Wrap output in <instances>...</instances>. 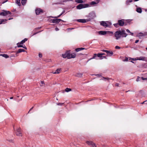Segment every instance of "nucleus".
Instances as JSON below:
<instances>
[{"mask_svg": "<svg viewBox=\"0 0 147 147\" xmlns=\"http://www.w3.org/2000/svg\"><path fill=\"white\" fill-rule=\"evenodd\" d=\"M127 35L124 30H118L114 33V36L116 40L119 39L121 37H126Z\"/></svg>", "mask_w": 147, "mask_h": 147, "instance_id": "obj_1", "label": "nucleus"}, {"mask_svg": "<svg viewBox=\"0 0 147 147\" xmlns=\"http://www.w3.org/2000/svg\"><path fill=\"white\" fill-rule=\"evenodd\" d=\"M76 56V54L74 53L70 54V51H67L65 54L62 55V57L63 58H67L68 59L74 58H75Z\"/></svg>", "mask_w": 147, "mask_h": 147, "instance_id": "obj_2", "label": "nucleus"}, {"mask_svg": "<svg viewBox=\"0 0 147 147\" xmlns=\"http://www.w3.org/2000/svg\"><path fill=\"white\" fill-rule=\"evenodd\" d=\"M100 25L105 27H110L111 24L108 21H101L100 23Z\"/></svg>", "mask_w": 147, "mask_h": 147, "instance_id": "obj_3", "label": "nucleus"}, {"mask_svg": "<svg viewBox=\"0 0 147 147\" xmlns=\"http://www.w3.org/2000/svg\"><path fill=\"white\" fill-rule=\"evenodd\" d=\"M89 7V5L88 4H80L77 6V9H81L82 8H85Z\"/></svg>", "mask_w": 147, "mask_h": 147, "instance_id": "obj_4", "label": "nucleus"}, {"mask_svg": "<svg viewBox=\"0 0 147 147\" xmlns=\"http://www.w3.org/2000/svg\"><path fill=\"white\" fill-rule=\"evenodd\" d=\"M3 12L0 13V15L6 16L8 15H11V13L9 11L3 10Z\"/></svg>", "mask_w": 147, "mask_h": 147, "instance_id": "obj_5", "label": "nucleus"}, {"mask_svg": "<svg viewBox=\"0 0 147 147\" xmlns=\"http://www.w3.org/2000/svg\"><path fill=\"white\" fill-rule=\"evenodd\" d=\"M16 134L17 136H22V134L20 128H19L17 129Z\"/></svg>", "mask_w": 147, "mask_h": 147, "instance_id": "obj_6", "label": "nucleus"}, {"mask_svg": "<svg viewBox=\"0 0 147 147\" xmlns=\"http://www.w3.org/2000/svg\"><path fill=\"white\" fill-rule=\"evenodd\" d=\"M51 21H52V23H58L61 21H62L63 22V21L61 19L57 18L56 19H52L51 20Z\"/></svg>", "mask_w": 147, "mask_h": 147, "instance_id": "obj_7", "label": "nucleus"}, {"mask_svg": "<svg viewBox=\"0 0 147 147\" xmlns=\"http://www.w3.org/2000/svg\"><path fill=\"white\" fill-rule=\"evenodd\" d=\"M102 51L103 52H106L108 56H111L113 54V53L112 51H110L105 50H103Z\"/></svg>", "mask_w": 147, "mask_h": 147, "instance_id": "obj_8", "label": "nucleus"}, {"mask_svg": "<svg viewBox=\"0 0 147 147\" xmlns=\"http://www.w3.org/2000/svg\"><path fill=\"white\" fill-rule=\"evenodd\" d=\"M124 20H118V22L120 26H123L125 24V25H126V24L124 22Z\"/></svg>", "mask_w": 147, "mask_h": 147, "instance_id": "obj_9", "label": "nucleus"}, {"mask_svg": "<svg viewBox=\"0 0 147 147\" xmlns=\"http://www.w3.org/2000/svg\"><path fill=\"white\" fill-rule=\"evenodd\" d=\"M35 12L36 15L39 14L43 12V11L40 8H37L35 10Z\"/></svg>", "mask_w": 147, "mask_h": 147, "instance_id": "obj_10", "label": "nucleus"}, {"mask_svg": "<svg viewBox=\"0 0 147 147\" xmlns=\"http://www.w3.org/2000/svg\"><path fill=\"white\" fill-rule=\"evenodd\" d=\"M89 20H88L85 19H80L77 20V21L78 22L85 23L89 21Z\"/></svg>", "mask_w": 147, "mask_h": 147, "instance_id": "obj_11", "label": "nucleus"}, {"mask_svg": "<svg viewBox=\"0 0 147 147\" xmlns=\"http://www.w3.org/2000/svg\"><path fill=\"white\" fill-rule=\"evenodd\" d=\"M86 143L87 144L90 146H92L93 147H96V145L95 144L92 142L87 141H86Z\"/></svg>", "mask_w": 147, "mask_h": 147, "instance_id": "obj_12", "label": "nucleus"}, {"mask_svg": "<svg viewBox=\"0 0 147 147\" xmlns=\"http://www.w3.org/2000/svg\"><path fill=\"white\" fill-rule=\"evenodd\" d=\"M61 71V68H59L57 69L55 72H52V73L54 74H59L60 73Z\"/></svg>", "mask_w": 147, "mask_h": 147, "instance_id": "obj_13", "label": "nucleus"}, {"mask_svg": "<svg viewBox=\"0 0 147 147\" xmlns=\"http://www.w3.org/2000/svg\"><path fill=\"white\" fill-rule=\"evenodd\" d=\"M13 19V18H10L8 19V20L4 19H0V24L3 23V22H5L7 21L8 20H10Z\"/></svg>", "mask_w": 147, "mask_h": 147, "instance_id": "obj_14", "label": "nucleus"}, {"mask_svg": "<svg viewBox=\"0 0 147 147\" xmlns=\"http://www.w3.org/2000/svg\"><path fill=\"white\" fill-rule=\"evenodd\" d=\"M98 57V54H94L93 57L92 58H90V59H89L88 61H89L90 60L93 59H98L97 58V57Z\"/></svg>", "mask_w": 147, "mask_h": 147, "instance_id": "obj_15", "label": "nucleus"}, {"mask_svg": "<svg viewBox=\"0 0 147 147\" xmlns=\"http://www.w3.org/2000/svg\"><path fill=\"white\" fill-rule=\"evenodd\" d=\"M98 33L100 35H105L107 33V31H99Z\"/></svg>", "mask_w": 147, "mask_h": 147, "instance_id": "obj_16", "label": "nucleus"}, {"mask_svg": "<svg viewBox=\"0 0 147 147\" xmlns=\"http://www.w3.org/2000/svg\"><path fill=\"white\" fill-rule=\"evenodd\" d=\"M105 55V54L104 53H98V57L102 58V59L103 58H106L105 56H102V55Z\"/></svg>", "mask_w": 147, "mask_h": 147, "instance_id": "obj_17", "label": "nucleus"}, {"mask_svg": "<svg viewBox=\"0 0 147 147\" xmlns=\"http://www.w3.org/2000/svg\"><path fill=\"white\" fill-rule=\"evenodd\" d=\"M99 3V1L98 0L95 1H92L90 3V5H94L98 4Z\"/></svg>", "mask_w": 147, "mask_h": 147, "instance_id": "obj_18", "label": "nucleus"}, {"mask_svg": "<svg viewBox=\"0 0 147 147\" xmlns=\"http://www.w3.org/2000/svg\"><path fill=\"white\" fill-rule=\"evenodd\" d=\"M25 51V50L23 49H19L18 51L16 52V55H17V54L18 53H20L22 52H24Z\"/></svg>", "mask_w": 147, "mask_h": 147, "instance_id": "obj_19", "label": "nucleus"}, {"mask_svg": "<svg viewBox=\"0 0 147 147\" xmlns=\"http://www.w3.org/2000/svg\"><path fill=\"white\" fill-rule=\"evenodd\" d=\"M83 74L81 73H76L75 76L78 77H81L82 76Z\"/></svg>", "mask_w": 147, "mask_h": 147, "instance_id": "obj_20", "label": "nucleus"}, {"mask_svg": "<svg viewBox=\"0 0 147 147\" xmlns=\"http://www.w3.org/2000/svg\"><path fill=\"white\" fill-rule=\"evenodd\" d=\"M65 11H63L59 15L57 16L56 17H53V16H51V17L52 18H58L59 17L61 16L63 14L65 13Z\"/></svg>", "mask_w": 147, "mask_h": 147, "instance_id": "obj_21", "label": "nucleus"}, {"mask_svg": "<svg viewBox=\"0 0 147 147\" xmlns=\"http://www.w3.org/2000/svg\"><path fill=\"white\" fill-rule=\"evenodd\" d=\"M146 35V34H145L144 33H140L138 35V36L139 37H140V38H142L141 37H142V36H145Z\"/></svg>", "mask_w": 147, "mask_h": 147, "instance_id": "obj_22", "label": "nucleus"}, {"mask_svg": "<svg viewBox=\"0 0 147 147\" xmlns=\"http://www.w3.org/2000/svg\"><path fill=\"white\" fill-rule=\"evenodd\" d=\"M85 49L84 48H79L76 49H75V51L76 52H78L84 49Z\"/></svg>", "mask_w": 147, "mask_h": 147, "instance_id": "obj_23", "label": "nucleus"}, {"mask_svg": "<svg viewBox=\"0 0 147 147\" xmlns=\"http://www.w3.org/2000/svg\"><path fill=\"white\" fill-rule=\"evenodd\" d=\"M27 40V39L26 38H25L24 40H22L20 42V45H22Z\"/></svg>", "mask_w": 147, "mask_h": 147, "instance_id": "obj_24", "label": "nucleus"}, {"mask_svg": "<svg viewBox=\"0 0 147 147\" xmlns=\"http://www.w3.org/2000/svg\"><path fill=\"white\" fill-rule=\"evenodd\" d=\"M0 55L4 57L5 58H7L9 57V56L6 54H0Z\"/></svg>", "mask_w": 147, "mask_h": 147, "instance_id": "obj_25", "label": "nucleus"}, {"mask_svg": "<svg viewBox=\"0 0 147 147\" xmlns=\"http://www.w3.org/2000/svg\"><path fill=\"white\" fill-rule=\"evenodd\" d=\"M136 11L139 13H141L142 12L141 8L140 7L137 8L136 9Z\"/></svg>", "mask_w": 147, "mask_h": 147, "instance_id": "obj_26", "label": "nucleus"}, {"mask_svg": "<svg viewBox=\"0 0 147 147\" xmlns=\"http://www.w3.org/2000/svg\"><path fill=\"white\" fill-rule=\"evenodd\" d=\"M27 0H22L21 3L22 5H24L26 3Z\"/></svg>", "mask_w": 147, "mask_h": 147, "instance_id": "obj_27", "label": "nucleus"}, {"mask_svg": "<svg viewBox=\"0 0 147 147\" xmlns=\"http://www.w3.org/2000/svg\"><path fill=\"white\" fill-rule=\"evenodd\" d=\"M16 3L19 6H20L21 5L20 0H16Z\"/></svg>", "mask_w": 147, "mask_h": 147, "instance_id": "obj_28", "label": "nucleus"}, {"mask_svg": "<svg viewBox=\"0 0 147 147\" xmlns=\"http://www.w3.org/2000/svg\"><path fill=\"white\" fill-rule=\"evenodd\" d=\"M71 89L68 88H66L65 89V91L67 92H68L71 91Z\"/></svg>", "mask_w": 147, "mask_h": 147, "instance_id": "obj_29", "label": "nucleus"}, {"mask_svg": "<svg viewBox=\"0 0 147 147\" xmlns=\"http://www.w3.org/2000/svg\"><path fill=\"white\" fill-rule=\"evenodd\" d=\"M76 1L78 3H83V1L82 0H77Z\"/></svg>", "mask_w": 147, "mask_h": 147, "instance_id": "obj_30", "label": "nucleus"}, {"mask_svg": "<svg viewBox=\"0 0 147 147\" xmlns=\"http://www.w3.org/2000/svg\"><path fill=\"white\" fill-rule=\"evenodd\" d=\"M132 0H128L126 1V4L128 5L129 4V3H131L132 2Z\"/></svg>", "mask_w": 147, "mask_h": 147, "instance_id": "obj_31", "label": "nucleus"}, {"mask_svg": "<svg viewBox=\"0 0 147 147\" xmlns=\"http://www.w3.org/2000/svg\"><path fill=\"white\" fill-rule=\"evenodd\" d=\"M113 25L116 28H118L119 26L118 23H117L115 24H113Z\"/></svg>", "mask_w": 147, "mask_h": 147, "instance_id": "obj_32", "label": "nucleus"}, {"mask_svg": "<svg viewBox=\"0 0 147 147\" xmlns=\"http://www.w3.org/2000/svg\"><path fill=\"white\" fill-rule=\"evenodd\" d=\"M20 42H19L17 44V47H23V46L22 45H20Z\"/></svg>", "mask_w": 147, "mask_h": 147, "instance_id": "obj_33", "label": "nucleus"}, {"mask_svg": "<svg viewBox=\"0 0 147 147\" xmlns=\"http://www.w3.org/2000/svg\"><path fill=\"white\" fill-rule=\"evenodd\" d=\"M141 80L139 76H138L136 79V81L137 82H138L140 81Z\"/></svg>", "mask_w": 147, "mask_h": 147, "instance_id": "obj_34", "label": "nucleus"}, {"mask_svg": "<svg viewBox=\"0 0 147 147\" xmlns=\"http://www.w3.org/2000/svg\"><path fill=\"white\" fill-rule=\"evenodd\" d=\"M110 78H105L104 77H102V80H105V79L107 80H109V79H110Z\"/></svg>", "mask_w": 147, "mask_h": 147, "instance_id": "obj_35", "label": "nucleus"}, {"mask_svg": "<svg viewBox=\"0 0 147 147\" xmlns=\"http://www.w3.org/2000/svg\"><path fill=\"white\" fill-rule=\"evenodd\" d=\"M107 33H109V34H110L111 36H112V35L113 34V32H111V31H107Z\"/></svg>", "mask_w": 147, "mask_h": 147, "instance_id": "obj_36", "label": "nucleus"}, {"mask_svg": "<svg viewBox=\"0 0 147 147\" xmlns=\"http://www.w3.org/2000/svg\"><path fill=\"white\" fill-rule=\"evenodd\" d=\"M63 103H57V105H62L63 104Z\"/></svg>", "mask_w": 147, "mask_h": 147, "instance_id": "obj_37", "label": "nucleus"}, {"mask_svg": "<svg viewBox=\"0 0 147 147\" xmlns=\"http://www.w3.org/2000/svg\"><path fill=\"white\" fill-rule=\"evenodd\" d=\"M140 79L144 80H147V78H145L143 77H142L140 78Z\"/></svg>", "mask_w": 147, "mask_h": 147, "instance_id": "obj_38", "label": "nucleus"}, {"mask_svg": "<svg viewBox=\"0 0 147 147\" xmlns=\"http://www.w3.org/2000/svg\"><path fill=\"white\" fill-rule=\"evenodd\" d=\"M115 48L116 49H121L120 47L118 46H115Z\"/></svg>", "mask_w": 147, "mask_h": 147, "instance_id": "obj_39", "label": "nucleus"}, {"mask_svg": "<svg viewBox=\"0 0 147 147\" xmlns=\"http://www.w3.org/2000/svg\"><path fill=\"white\" fill-rule=\"evenodd\" d=\"M41 31H39V32H34L33 33V35H32V36L33 35H34L38 33H39Z\"/></svg>", "mask_w": 147, "mask_h": 147, "instance_id": "obj_40", "label": "nucleus"}, {"mask_svg": "<svg viewBox=\"0 0 147 147\" xmlns=\"http://www.w3.org/2000/svg\"><path fill=\"white\" fill-rule=\"evenodd\" d=\"M39 57H40V58L42 57V54L39 53Z\"/></svg>", "mask_w": 147, "mask_h": 147, "instance_id": "obj_41", "label": "nucleus"}, {"mask_svg": "<svg viewBox=\"0 0 147 147\" xmlns=\"http://www.w3.org/2000/svg\"><path fill=\"white\" fill-rule=\"evenodd\" d=\"M146 101H147V100H145V101H144L143 102L141 103V104H145V103L146 102Z\"/></svg>", "mask_w": 147, "mask_h": 147, "instance_id": "obj_42", "label": "nucleus"}, {"mask_svg": "<svg viewBox=\"0 0 147 147\" xmlns=\"http://www.w3.org/2000/svg\"><path fill=\"white\" fill-rule=\"evenodd\" d=\"M55 30L56 31H57L59 30V29L57 27H56L55 28Z\"/></svg>", "mask_w": 147, "mask_h": 147, "instance_id": "obj_43", "label": "nucleus"}, {"mask_svg": "<svg viewBox=\"0 0 147 147\" xmlns=\"http://www.w3.org/2000/svg\"><path fill=\"white\" fill-rule=\"evenodd\" d=\"M41 28V27H38V28H36L35 30H36V29H40V28Z\"/></svg>", "mask_w": 147, "mask_h": 147, "instance_id": "obj_44", "label": "nucleus"}, {"mask_svg": "<svg viewBox=\"0 0 147 147\" xmlns=\"http://www.w3.org/2000/svg\"><path fill=\"white\" fill-rule=\"evenodd\" d=\"M139 40H136V41L135 42V43H137L139 42Z\"/></svg>", "mask_w": 147, "mask_h": 147, "instance_id": "obj_45", "label": "nucleus"}, {"mask_svg": "<svg viewBox=\"0 0 147 147\" xmlns=\"http://www.w3.org/2000/svg\"><path fill=\"white\" fill-rule=\"evenodd\" d=\"M126 31L127 32H129V33H130V30H128V29H127L126 30Z\"/></svg>", "mask_w": 147, "mask_h": 147, "instance_id": "obj_46", "label": "nucleus"}, {"mask_svg": "<svg viewBox=\"0 0 147 147\" xmlns=\"http://www.w3.org/2000/svg\"><path fill=\"white\" fill-rule=\"evenodd\" d=\"M128 60V58L127 57H126L125 59V61H127Z\"/></svg>", "mask_w": 147, "mask_h": 147, "instance_id": "obj_47", "label": "nucleus"}, {"mask_svg": "<svg viewBox=\"0 0 147 147\" xmlns=\"http://www.w3.org/2000/svg\"><path fill=\"white\" fill-rule=\"evenodd\" d=\"M119 84L118 83H116L115 84V86H118Z\"/></svg>", "mask_w": 147, "mask_h": 147, "instance_id": "obj_48", "label": "nucleus"}, {"mask_svg": "<svg viewBox=\"0 0 147 147\" xmlns=\"http://www.w3.org/2000/svg\"><path fill=\"white\" fill-rule=\"evenodd\" d=\"M22 47L24 48L25 49H27V48H26V47L25 46V45H24V46H23V47Z\"/></svg>", "mask_w": 147, "mask_h": 147, "instance_id": "obj_49", "label": "nucleus"}, {"mask_svg": "<svg viewBox=\"0 0 147 147\" xmlns=\"http://www.w3.org/2000/svg\"><path fill=\"white\" fill-rule=\"evenodd\" d=\"M129 33H130L131 35L133 36L134 35V33H133L131 32H130Z\"/></svg>", "mask_w": 147, "mask_h": 147, "instance_id": "obj_50", "label": "nucleus"}, {"mask_svg": "<svg viewBox=\"0 0 147 147\" xmlns=\"http://www.w3.org/2000/svg\"><path fill=\"white\" fill-rule=\"evenodd\" d=\"M33 108V107H32V108H31L29 110V112H28V113H29V112H30V111H31L32 109Z\"/></svg>", "mask_w": 147, "mask_h": 147, "instance_id": "obj_51", "label": "nucleus"}, {"mask_svg": "<svg viewBox=\"0 0 147 147\" xmlns=\"http://www.w3.org/2000/svg\"><path fill=\"white\" fill-rule=\"evenodd\" d=\"M73 0H65V1H72Z\"/></svg>", "mask_w": 147, "mask_h": 147, "instance_id": "obj_52", "label": "nucleus"}, {"mask_svg": "<svg viewBox=\"0 0 147 147\" xmlns=\"http://www.w3.org/2000/svg\"><path fill=\"white\" fill-rule=\"evenodd\" d=\"M41 83L42 84H44V82L41 81ZM43 85H42V86H43Z\"/></svg>", "mask_w": 147, "mask_h": 147, "instance_id": "obj_53", "label": "nucleus"}, {"mask_svg": "<svg viewBox=\"0 0 147 147\" xmlns=\"http://www.w3.org/2000/svg\"><path fill=\"white\" fill-rule=\"evenodd\" d=\"M73 28H68L67 29H68V30H69V29H73Z\"/></svg>", "mask_w": 147, "mask_h": 147, "instance_id": "obj_54", "label": "nucleus"}, {"mask_svg": "<svg viewBox=\"0 0 147 147\" xmlns=\"http://www.w3.org/2000/svg\"><path fill=\"white\" fill-rule=\"evenodd\" d=\"M13 98V97H11L10 98V99H12Z\"/></svg>", "mask_w": 147, "mask_h": 147, "instance_id": "obj_55", "label": "nucleus"}, {"mask_svg": "<svg viewBox=\"0 0 147 147\" xmlns=\"http://www.w3.org/2000/svg\"><path fill=\"white\" fill-rule=\"evenodd\" d=\"M139 60H142V59H140V58L139 59Z\"/></svg>", "mask_w": 147, "mask_h": 147, "instance_id": "obj_56", "label": "nucleus"}, {"mask_svg": "<svg viewBox=\"0 0 147 147\" xmlns=\"http://www.w3.org/2000/svg\"><path fill=\"white\" fill-rule=\"evenodd\" d=\"M135 1H138L139 0H134Z\"/></svg>", "mask_w": 147, "mask_h": 147, "instance_id": "obj_57", "label": "nucleus"}, {"mask_svg": "<svg viewBox=\"0 0 147 147\" xmlns=\"http://www.w3.org/2000/svg\"><path fill=\"white\" fill-rule=\"evenodd\" d=\"M129 22V20H128L127 21V22Z\"/></svg>", "mask_w": 147, "mask_h": 147, "instance_id": "obj_58", "label": "nucleus"}, {"mask_svg": "<svg viewBox=\"0 0 147 147\" xmlns=\"http://www.w3.org/2000/svg\"><path fill=\"white\" fill-rule=\"evenodd\" d=\"M146 50H147V47H146Z\"/></svg>", "mask_w": 147, "mask_h": 147, "instance_id": "obj_59", "label": "nucleus"}, {"mask_svg": "<svg viewBox=\"0 0 147 147\" xmlns=\"http://www.w3.org/2000/svg\"><path fill=\"white\" fill-rule=\"evenodd\" d=\"M12 141V140H10V141H10V142H11V141Z\"/></svg>", "mask_w": 147, "mask_h": 147, "instance_id": "obj_60", "label": "nucleus"}, {"mask_svg": "<svg viewBox=\"0 0 147 147\" xmlns=\"http://www.w3.org/2000/svg\"><path fill=\"white\" fill-rule=\"evenodd\" d=\"M146 9L145 10V11H146Z\"/></svg>", "mask_w": 147, "mask_h": 147, "instance_id": "obj_61", "label": "nucleus"}]
</instances>
